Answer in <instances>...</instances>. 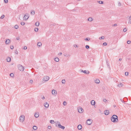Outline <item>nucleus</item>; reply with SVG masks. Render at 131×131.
Listing matches in <instances>:
<instances>
[{"instance_id": "obj_25", "label": "nucleus", "mask_w": 131, "mask_h": 131, "mask_svg": "<svg viewBox=\"0 0 131 131\" xmlns=\"http://www.w3.org/2000/svg\"><path fill=\"white\" fill-rule=\"evenodd\" d=\"M64 56L65 57H68L69 56H70V55L66 53L64 54Z\"/></svg>"}, {"instance_id": "obj_22", "label": "nucleus", "mask_w": 131, "mask_h": 131, "mask_svg": "<svg viewBox=\"0 0 131 131\" xmlns=\"http://www.w3.org/2000/svg\"><path fill=\"white\" fill-rule=\"evenodd\" d=\"M33 128L35 130H36L37 129V127L36 126H34L33 127Z\"/></svg>"}, {"instance_id": "obj_5", "label": "nucleus", "mask_w": 131, "mask_h": 131, "mask_svg": "<svg viewBox=\"0 0 131 131\" xmlns=\"http://www.w3.org/2000/svg\"><path fill=\"white\" fill-rule=\"evenodd\" d=\"M29 17V14L27 13L24 16L23 19L24 20H26L28 19Z\"/></svg>"}, {"instance_id": "obj_8", "label": "nucleus", "mask_w": 131, "mask_h": 131, "mask_svg": "<svg viewBox=\"0 0 131 131\" xmlns=\"http://www.w3.org/2000/svg\"><path fill=\"white\" fill-rule=\"evenodd\" d=\"M92 121L91 119H89L86 121L87 124L88 125H90L92 123Z\"/></svg>"}, {"instance_id": "obj_21", "label": "nucleus", "mask_w": 131, "mask_h": 131, "mask_svg": "<svg viewBox=\"0 0 131 131\" xmlns=\"http://www.w3.org/2000/svg\"><path fill=\"white\" fill-rule=\"evenodd\" d=\"M54 60L58 62L59 61V59L58 58L56 57L54 59Z\"/></svg>"}, {"instance_id": "obj_41", "label": "nucleus", "mask_w": 131, "mask_h": 131, "mask_svg": "<svg viewBox=\"0 0 131 131\" xmlns=\"http://www.w3.org/2000/svg\"><path fill=\"white\" fill-rule=\"evenodd\" d=\"M67 104V102L65 101H64L63 102V105H66Z\"/></svg>"}, {"instance_id": "obj_1", "label": "nucleus", "mask_w": 131, "mask_h": 131, "mask_svg": "<svg viewBox=\"0 0 131 131\" xmlns=\"http://www.w3.org/2000/svg\"><path fill=\"white\" fill-rule=\"evenodd\" d=\"M111 121L113 122H117L118 121V117L116 115H113L111 117Z\"/></svg>"}, {"instance_id": "obj_43", "label": "nucleus", "mask_w": 131, "mask_h": 131, "mask_svg": "<svg viewBox=\"0 0 131 131\" xmlns=\"http://www.w3.org/2000/svg\"><path fill=\"white\" fill-rule=\"evenodd\" d=\"M107 45V43L106 42H104L103 43V45L104 46H106Z\"/></svg>"}, {"instance_id": "obj_6", "label": "nucleus", "mask_w": 131, "mask_h": 131, "mask_svg": "<svg viewBox=\"0 0 131 131\" xmlns=\"http://www.w3.org/2000/svg\"><path fill=\"white\" fill-rule=\"evenodd\" d=\"M18 69L19 70L21 71H23L24 70V68L22 66L19 65L18 67Z\"/></svg>"}, {"instance_id": "obj_55", "label": "nucleus", "mask_w": 131, "mask_h": 131, "mask_svg": "<svg viewBox=\"0 0 131 131\" xmlns=\"http://www.w3.org/2000/svg\"><path fill=\"white\" fill-rule=\"evenodd\" d=\"M74 46L75 47H77V45H74Z\"/></svg>"}, {"instance_id": "obj_34", "label": "nucleus", "mask_w": 131, "mask_h": 131, "mask_svg": "<svg viewBox=\"0 0 131 131\" xmlns=\"http://www.w3.org/2000/svg\"><path fill=\"white\" fill-rule=\"evenodd\" d=\"M15 28L16 29H17L18 28V26L17 25L15 26Z\"/></svg>"}, {"instance_id": "obj_18", "label": "nucleus", "mask_w": 131, "mask_h": 131, "mask_svg": "<svg viewBox=\"0 0 131 131\" xmlns=\"http://www.w3.org/2000/svg\"><path fill=\"white\" fill-rule=\"evenodd\" d=\"M7 61L8 62H10L11 61V59L10 57H8L7 58Z\"/></svg>"}, {"instance_id": "obj_52", "label": "nucleus", "mask_w": 131, "mask_h": 131, "mask_svg": "<svg viewBox=\"0 0 131 131\" xmlns=\"http://www.w3.org/2000/svg\"><path fill=\"white\" fill-rule=\"evenodd\" d=\"M51 127L50 126H48V128L49 129H51Z\"/></svg>"}, {"instance_id": "obj_4", "label": "nucleus", "mask_w": 131, "mask_h": 131, "mask_svg": "<svg viewBox=\"0 0 131 131\" xmlns=\"http://www.w3.org/2000/svg\"><path fill=\"white\" fill-rule=\"evenodd\" d=\"M49 79V77L48 76H45L43 79V81L45 82L47 81Z\"/></svg>"}, {"instance_id": "obj_17", "label": "nucleus", "mask_w": 131, "mask_h": 131, "mask_svg": "<svg viewBox=\"0 0 131 131\" xmlns=\"http://www.w3.org/2000/svg\"><path fill=\"white\" fill-rule=\"evenodd\" d=\"M82 126L81 125H79L78 126V128L79 130H81L82 128Z\"/></svg>"}, {"instance_id": "obj_15", "label": "nucleus", "mask_w": 131, "mask_h": 131, "mask_svg": "<svg viewBox=\"0 0 131 131\" xmlns=\"http://www.w3.org/2000/svg\"><path fill=\"white\" fill-rule=\"evenodd\" d=\"M52 94L54 95L55 94H57V92L54 90H53L52 91Z\"/></svg>"}, {"instance_id": "obj_58", "label": "nucleus", "mask_w": 131, "mask_h": 131, "mask_svg": "<svg viewBox=\"0 0 131 131\" xmlns=\"http://www.w3.org/2000/svg\"><path fill=\"white\" fill-rule=\"evenodd\" d=\"M122 60V59H121V58H120V59H119V61H121V60Z\"/></svg>"}, {"instance_id": "obj_2", "label": "nucleus", "mask_w": 131, "mask_h": 131, "mask_svg": "<svg viewBox=\"0 0 131 131\" xmlns=\"http://www.w3.org/2000/svg\"><path fill=\"white\" fill-rule=\"evenodd\" d=\"M56 126L59 128H61L63 129L65 128V127L61 125L59 122H57L56 123Z\"/></svg>"}, {"instance_id": "obj_24", "label": "nucleus", "mask_w": 131, "mask_h": 131, "mask_svg": "<svg viewBox=\"0 0 131 131\" xmlns=\"http://www.w3.org/2000/svg\"><path fill=\"white\" fill-rule=\"evenodd\" d=\"M34 115L35 116L36 118L38 117L39 116V114H38L36 113H35Z\"/></svg>"}, {"instance_id": "obj_48", "label": "nucleus", "mask_w": 131, "mask_h": 131, "mask_svg": "<svg viewBox=\"0 0 131 131\" xmlns=\"http://www.w3.org/2000/svg\"><path fill=\"white\" fill-rule=\"evenodd\" d=\"M117 26V25L116 24H114L112 25L113 26Z\"/></svg>"}, {"instance_id": "obj_42", "label": "nucleus", "mask_w": 131, "mask_h": 131, "mask_svg": "<svg viewBox=\"0 0 131 131\" xmlns=\"http://www.w3.org/2000/svg\"><path fill=\"white\" fill-rule=\"evenodd\" d=\"M4 2L5 3H7L8 2V0H4Z\"/></svg>"}, {"instance_id": "obj_9", "label": "nucleus", "mask_w": 131, "mask_h": 131, "mask_svg": "<svg viewBox=\"0 0 131 131\" xmlns=\"http://www.w3.org/2000/svg\"><path fill=\"white\" fill-rule=\"evenodd\" d=\"M104 113L105 115H107L109 113V111L108 110H106L104 111Z\"/></svg>"}, {"instance_id": "obj_30", "label": "nucleus", "mask_w": 131, "mask_h": 131, "mask_svg": "<svg viewBox=\"0 0 131 131\" xmlns=\"http://www.w3.org/2000/svg\"><path fill=\"white\" fill-rule=\"evenodd\" d=\"M38 28H35L34 29L35 31L36 32H37L38 31Z\"/></svg>"}, {"instance_id": "obj_29", "label": "nucleus", "mask_w": 131, "mask_h": 131, "mask_svg": "<svg viewBox=\"0 0 131 131\" xmlns=\"http://www.w3.org/2000/svg\"><path fill=\"white\" fill-rule=\"evenodd\" d=\"M37 45L39 46H40L41 45V43L40 42H38L37 43Z\"/></svg>"}, {"instance_id": "obj_56", "label": "nucleus", "mask_w": 131, "mask_h": 131, "mask_svg": "<svg viewBox=\"0 0 131 131\" xmlns=\"http://www.w3.org/2000/svg\"><path fill=\"white\" fill-rule=\"evenodd\" d=\"M15 54H17L18 53V52L17 51H16L15 52Z\"/></svg>"}, {"instance_id": "obj_20", "label": "nucleus", "mask_w": 131, "mask_h": 131, "mask_svg": "<svg viewBox=\"0 0 131 131\" xmlns=\"http://www.w3.org/2000/svg\"><path fill=\"white\" fill-rule=\"evenodd\" d=\"M123 86V84L122 83H120L119 84L117 85V86L119 87H121L122 86Z\"/></svg>"}, {"instance_id": "obj_40", "label": "nucleus", "mask_w": 131, "mask_h": 131, "mask_svg": "<svg viewBox=\"0 0 131 131\" xmlns=\"http://www.w3.org/2000/svg\"><path fill=\"white\" fill-rule=\"evenodd\" d=\"M128 72H126L125 73V75L126 76H127L128 75Z\"/></svg>"}, {"instance_id": "obj_19", "label": "nucleus", "mask_w": 131, "mask_h": 131, "mask_svg": "<svg viewBox=\"0 0 131 131\" xmlns=\"http://www.w3.org/2000/svg\"><path fill=\"white\" fill-rule=\"evenodd\" d=\"M88 20L90 21H91L93 20V19L92 17H89L88 19Z\"/></svg>"}, {"instance_id": "obj_39", "label": "nucleus", "mask_w": 131, "mask_h": 131, "mask_svg": "<svg viewBox=\"0 0 131 131\" xmlns=\"http://www.w3.org/2000/svg\"><path fill=\"white\" fill-rule=\"evenodd\" d=\"M85 47L87 49H88L89 48V46L88 45H86L85 46Z\"/></svg>"}, {"instance_id": "obj_23", "label": "nucleus", "mask_w": 131, "mask_h": 131, "mask_svg": "<svg viewBox=\"0 0 131 131\" xmlns=\"http://www.w3.org/2000/svg\"><path fill=\"white\" fill-rule=\"evenodd\" d=\"M31 15H34L35 14V12L34 10H31Z\"/></svg>"}, {"instance_id": "obj_45", "label": "nucleus", "mask_w": 131, "mask_h": 131, "mask_svg": "<svg viewBox=\"0 0 131 131\" xmlns=\"http://www.w3.org/2000/svg\"><path fill=\"white\" fill-rule=\"evenodd\" d=\"M107 101V100H106L105 99H104L103 100V101L105 102H106Z\"/></svg>"}, {"instance_id": "obj_31", "label": "nucleus", "mask_w": 131, "mask_h": 131, "mask_svg": "<svg viewBox=\"0 0 131 131\" xmlns=\"http://www.w3.org/2000/svg\"><path fill=\"white\" fill-rule=\"evenodd\" d=\"M66 82V81L64 80H63L62 81V82L63 84L65 83Z\"/></svg>"}, {"instance_id": "obj_11", "label": "nucleus", "mask_w": 131, "mask_h": 131, "mask_svg": "<svg viewBox=\"0 0 131 131\" xmlns=\"http://www.w3.org/2000/svg\"><path fill=\"white\" fill-rule=\"evenodd\" d=\"M82 72H83L85 73L89 74V71H87L86 70L83 71L82 70H81Z\"/></svg>"}, {"instance_id": "obj_10", "label": "nucleus", "mask_w": 131, "mask_h": 131, "mask_svg": "<svg viewBox=\"0 0 131 131\" xmlns=\"http://www.w3.org/2000/svg\"><path fill=\"white\" fill-rule=\"evenodd\" d=\"M45 107L48 108L49 107V105L48 104L47 102H46L44 104Z\"/></svg>"}, {"instance_id": "obj_50", "label": "nucleus", "mask_w": 131, "mask_h": 131, "mask_svg": "<svg viewBox=\"0 0 131 131\" xmlns=\"http://www.w3.org/2000/svg\"><path fill=\"white\" fill-rule=\"evenodd\" d=\"M14 48V47L13 46H11L10 47V48L11 49H13Z\"/></svg>"}, {"instance_id": "obj_51", "label": "nucleus", "mask_w": 131, "mask_h": 131, "mask_svg": "<svg viewBox=\"0 0 131 131\" xmlns=\"http://www.w3.org/2000/svg\"><path fill=\"white\" fill-rule=\"evenodd\" d=\"M121 5V4L120 3V2H119L118 4V6H120Z\"/></svg>"}, {"instance_id": "obj_49", "label": "nucleus", "mask_w": 131, "mask_h": 131, "mask_svg": "<svg viewBox=\"0 0 131 131\" xmlns=\"http://www.w3.org/2000/svg\"><path fill=\"white\" fill-rule=\"evenodd\" d=\"M120 100L123 103H124V100H123L122 99H120Z\"/></svg>"}, {"instance_id": "obj_37", "label": "nucleus", "mask_w": 131, "mask_h": 131, "mask_svg": "<svg viewBox=\"0 0 131 131\" xmlns=\"http://www.w3.org/2000/svg\"><path fill=\"white\" fill-rule=\"evenodd\" d=\"M10 76L12 77H13L14 76V74L13 73H11V74H10Z\"/></svg>"}, {"instance_id": "obj_28", "label": "nucleus", "mask_w": 131, "mask_h": 131, "mask_svg": "<svg viewBox=\"0 0 131 131\" xmlns=\"http://www.w3.org/2000/svg\"><path fill=\"white\" fill-rule=\"evenodd\" d=\"M40 97L42 99H45V97L42 95H41L40 96Z\"/></svg>"}, {"instance_id": "obj_14", "label": "nucleus", "mask_w": 131, "mask_h": 131, "mask_svg": "<svg viewBox=\"0 0 131 131\" xmlns=\"http://www.w3.org/2000/svg\"><path fill=\"white\" fill-rule=\"evenodd\" d=\"M95 82L96 83H99L100 82V81L98 79H96L95 80Z\"/></svg>"}, {"instance_id": "obj_54", "label": "nucleus", "mask_w": 131, "mask_h": 131, "mask_svg": "<svg viewBox=\"0 0 131 131\" xmlns=\"http://www.w3.org/2000/svg\"><path fill=\"white\" fill-rule=\"evenodd\" d=\"M19 37H17L16 38V39L17 40H18L19 39Z\"/></svg>"}, {"instance_id": "obj_46", "label": "nucleus", "mask_w": 131, "mask_h": 131, "mask_svg": "<svg viewBox=\"0 0 131 131\" xmlns=\"http://www.w3.org/2000/svg\"><path fill=\"white\" fill-rule=\"evenodd\" d=\"M23 48L25 50L26 49H27V47L26 46H24Z\"/></svg>"}, {"instance_id": "obj_59", "label": "nucleus", "mask_w": 131, "mask_h": 131, "mask_svg": "<svg viewBox=\"0 0 131 131\" xmlns=\"http://www.w3.org/2000/svg\"><path fill=\"white\" fill-rule=\"evenodd\" d=\"M113 106L114 107H116V105H114Z\"/></svg>"}, {"instance_id": "obj_44", "label": "nucleus", "mask_w": 131, "mask_h": 131, "mask_svg": "<svg viewBox=\"0 0 131 131\" xmlns=\"http://www.w3.org/2000/svg\"><path fill=\"white\" fill-rule=\"evenodd\" d=\"M123 31L124 32H125L127 30L126 28H124L123 29Z\"/></svg>"}, {"instance_id": "obj_33", "label": "nucleus", "mask_w": 131, "mask_h": 131, "mask_svg": "<svg viewBox=\"0 0 131 131\" xmlns=\"http://www.w3.org/2000/svg\"><path fill=\"white\" fill-rule=\"evenodd\" d=\"M20 24H21L22 25H24L25 24V23L23 21L21 22V23Z\"/></svg>"}, {"instance_id": "obj_38", "label": "nucleus", "mask_w": 131, "mask_h": 131, "mask_svg": "<svg viewBox=\"0 0 131 131\" xmlns=\"http://www.w3.org/2000/svg\"><path fill=\"white\" fill-rule=\"evenodd\" d=\"M54 122V121L53 120H51L50 121V123L51 124L53 123Z\"/></svg>"}, {"instance_id": "obj_13", "label": "nucleus", "mask_w": 131, "mask_h": 131, "mask_svg": "<svg viewBox=\"0 0 131 131\" xmlns=\"http://www.w3.org/2000/svg\"><path fill=\"white\" fill-rule=\"evenodd\" d=\"M95 102L94 100H93L91 102V104L92 105H95Z\"/></svg>"}, {"instance_id": "obj_60", "label": "nucleus", "mask_w": 131, "mask_h": 131, "mask_svg": "<svg viewBox=\"0 0 131 131\" xmlns=\"http://www.w3.org/2000/svg\"><path fill=\"white\" fill-rule=\"evenodd\" d=\"M78 0V1H80L81 0Z\"/></svg>"}, {"instance_id": "obj_47", "label": "nucleus", "mask_w": 131, "mask_h": 131, "mask_svg": "<svg viewBox=\"0 0 131 131\" xmlns=\"http://www.w3.org/2000/svg\"><path fill=\"white\" fill-rule=\"evenodd\" d=\"M131 42V41L129 40H128L127 41V43L128 44H130Z\"/></svg>"}, {"instance_id": "obj_16", "label": "nucleus", "mask_w": 131, "mask_h": 131, "mask_svg": "<svg viewBox=\"0 0 131 131\" xmlns=\"http://www.w3.org/2000/svg\"><path fill=\"white\" fill-rule=\"evenodd\" d=\"M128 23L130 24H131V16L129 17V21H128Z\"/></svg>"}, {"instance_id": "obj_35", "label": "nucleus", "mask_w": 131, "mask_h": 131, "mask_svg": "<svg viewBox=\"0 0 131 131\" xmlns=\"http://www.w3.org/2000/svg\"><path fill=\"white\" fill-rule=\"evenodd\" d=\"M104 39V37L103 36H102L101 37H100L99 38L100 39Z\"/></svg>"}, {"instance_id": "obj_12", "label": "nucleus", "mask_w": 131, "mask_h": 131, "mask_svg": "<svg viewBox=\"0 0 131 131\" xmlns=\"http://www.w3.org/2000/svg\"><path fill=\"white\" fill-rule=\"evenodd\" d=\"M10 43V41L9 39H7L5 41V43L6 44H9Z\"/></svg>"}, {"instance_id": "obj_3", "label": "nucleus", "mask_w": 131, "mask_h": 131, "mask_svg": "<svg viewBox=\"0 0 131 131\" xmlns=\"http://www.w3.org/2000/svg\"><path fill=\"white\" fill-rule=\"evenodd\" d=\"M20 121L23 123L24 121L25 116L23 115H21L20 116L19 118Z\"/></svg>"}, {"instance_id": "obj_57", "label": "nucleus", "mask_w": 131, "mask_h": 131, "mask_svg": "<svg viewBox=\"0 0 131 131\" xmlns=\"http://www.w3.org/2000/svg\"><path fill=\"white\" fill-rule=\"evenodd\" d=\"M62 53L61 52H60L59 53V55H61V54H62Z\"/></svg>"}, {"instance_id": "obj_53", "label": "nucleus", "mask_w": 131, "mask_h": 131, "mask_svg": "<svg viewBox=\"0 0 131 131\" xmlns=\"http://www.w3.org/2000/svg\"><path fill=\"white\" fill-rule=\"evenodd\" d=\"M33 82V81L32 80H31L30 81V82L31 83H32Z\"/></svg>"}, {"instance_id": "obj_32", "label": "nucleus", "mask_w": 131, "mask_h": 131, "mask_svg": "<svg viewBox=\"0 0 131 131\" xmlns=\"http://www.w3.org/2000/svg\"><path fill=\"white\" fill-rule=\"evenodd\" d=\"M90 38H86L85 39V40L87 41H89L90 40Z\"/></svg>"}, {"instance_id": "obj_7", "label": "nucleus", "mask_w": 131, "mask_h": 131, "mask_svg": "<svg viewBox=\"0 0 131 131\" xmlns=\"http://www.w3.org/2000/svg\"><path fill=\"white\" fill-rule=\"evenodd\" d=\"M79 112L80 113H82L83 112V110L82 108L81 107H79L78 108Z\"/></svg>"}, {"instance_id": "obj_26", "label": "nucleus", "mask_w": 131, "mask_h": 131, "mask_svg": "<svg viewBox=\"0 0 131 131\" xmlns=\"http://www.w3.org/2000/svg\"><path fill=\"white\" fill-rule=\"evenodd\" d=\"M97 2L98 3L100 4H102L103 3V2L102 1H97Z\"/></svg>"}, {"instance_id": "obj_27", "label": "nucleus", "mask_w": 131, "mask_h": 131, "mask_svg": "<svg viewBox=\"0 0 131 131\" xmlns=\"http://www.w3.org/2000/svg\"><path fill=\"white\" fill-rule=\"evenodd\" d=\"M39 25V22H37L35 23V25L37 26H38Z\"/></svg>"}, {"instance_id": "obj_36", "label": "nucleus", "mask_w": 131, "mask_h": 131, "mask_svg": "<svg viewBox=\"0 0 131 131\" xmlns=\"http://www.w3.org/2000/svg\"><path fill=\"white\" fill-rule=\"evenodd\" d=\"M4 15H3L1 16V19H3L4 18Z\"/></svg>"}]
</instances>
